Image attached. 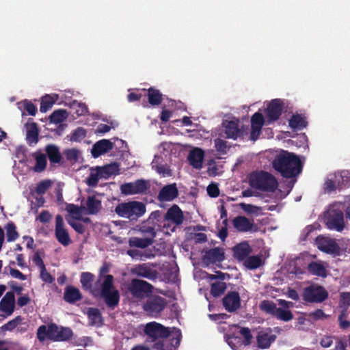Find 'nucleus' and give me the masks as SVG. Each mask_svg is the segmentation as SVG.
I'll use <instances>...</instances> for the list:
<instances>
[{
  "mask_svg": "<svg viewBox=\"0 0 350 350\" xmlns=\"http://www.w3.org/2000/svg\"><path fill=\"white\" fill-rule=\"evenodd\" d=\"M273 167L284 177L291 178L301 171V163L295 154L284 151L278 154L273 162Z\"/></svg>",
  "mask_w": 350,
  "mask_h": 350,
  "instance_id": "nucleus-1",
  "label": "nucleus"
},
{
  "mask_svg": "<svg viewBox=\"0 0 350 350\" xmlns=\"http://www.w3.org/2000/svg\"><path fill=\"white\" fill-rule=\"evenodd\" d=\"M145 333L152 340L167 338L172 347H177L181 340V332L176 327L168 328L157 322H150L146 325Z\"/></svg>",
  "mask_w": 350,
  "mask_h": 350,
  "instance_id": "nucleus-2",
  "label": "nucleus"
},
{
  "mask_svg": "<svg viewBox=\"0 0 350 350\" xmlns=\"http://www.w3.org/2000/svg\"><path fill=\"white\" fill-rule=\"evenodd\" d=\"M107 272V267H102L98 282L101 285L102 297L108 306L113 308L118 304L120 297L118 291L113 285V277L111 275H105Z\"/></svg>",
  "mask_w": 350,
  "mask_h": 350,
  "instance_id": "nucleus-3",
  "label": "nucleus"
},
{
  "mask_svg": "<svg viewBox=\"0 0 350 350\" xmlns=\"http://www.w3.org/2000/svg\"><path fill=\"white\" fill-rule=\"evenodd\" d=\"M252 338V336L248 328L232 325L226 336V341L232 349L239 350L242 347L250 345Z\"/></svg>",
  "mask_w": 350,
  "mask_h": 350,
  "instance_id": "nucleus-4",
  "label": "nucleus"
},
{
  "mask_svg": "<svg viewBox=\"0 0 350 350\" xmlns=\"http://www.w3.org/2000/svg\"><path fill=\"white\" fill-rule=\"evenodd\" d=\"M265 117L259 112L255 113L251 119L250 139L255 141L261 133L264 124H270L281 116V111H265Z\"/></svg>",
  "mask_w": 350,
  "mask_h": 350,
  "instance_id": "nucleus-5",
  "label": "nucleus"
},
{
  "mask_svg": "<svg viewBox=\"0 0 350 350\" xmlns=\"http://www.w3.org/2000/svg\"><path fill=\"white\" fill-rule=\"evenodd\" d=\"M344 206L341 202H334L329 205L325 214V219L328 228L341 232L344 229Z\"/></svg>",
  "mask_w": 350,
  "mask_h": 350,
  "instance_id": "nucleus-6",
  "label": "nucleus"
},
{
  "mask_svg": "<svg viewBox=\"0 0 350 350\" xmlns=\"http://www.w3.org/2000/svg\"><path fill=\"white\" fill-rule=\"evenodd\" d=\"M250 185L251 187L261 191H273L277 187L278 183L270 174L260 172L250 175Z\"/></svg>",
  "mask_w": 350,
  "mask_h": 350,
  "instance_id": "nucleus-7",
  "label": "nucleus"
},
{
  "mask_svg": "<svg viewBox=\"0 0 350 350\" xmlns=\"http://www.w3.org/2000/svg\"><path fill=\"white\" fill-rule=\"evenodd\" d=\"M115 211L122 217L135 219L145 213L146 206L142 202L131 201L118 204L116 207Z\"/></svg>",
  "mask_w": 350,
  "mask_h": 350,
  "instance_id": "nucleus-8",
  "label": "nucleus"
},
{
  "mask_svg": "<svg viewBox=\"0 0 350 350\" xmlns=\"http://www.w3.org/2000/svg\"><path fill=\"white\" fill-rule=\"evenodd\" d=\"M183 221V215L180 208L177 205H173L170 208L165 217V223L163 226L164 233L169 234L174 232L176 226Z\"/></svg>",
  "mask_w": 350,
  "mask_h": 350,
  "instance_id": "nucleus-9",
  "label": "nucleus"
},
{
  "mask_svg": "<svg viewBox=\"0 0 350 350\" xmlns=\"http://www.w3.org/2000/svg\"><path fill=\"white\" fill-rule=\"evenodd\" d=\"M348 181L347 172H337L329 174L324 183V191L326 193H331L336 189H340L345 185Z\"/></svg>",
  "mask_w": 350,
  "mask_h": 350,
  "instance_id": "nucleus-10",
  "label": "nucleus"
},
{
  "mask_svg": "<svg viewBox=\"0 0 350 350\" xmlns=\"http://www.w3.org/2000/svg\"><path fill=\"white\" fill-rule=\"evenodd\" d=\"M327 297L326 290L318 285H311L304 288L303 299L308 302L320 303L324 301Z\"/></svg>",
  "mask_w": 350,
  "mask_h": 350,
  "instance_id": "nucleus-11",
  "label": "nucleus"
},
{
  "mask_svg": "<svg viewBox=\"0 0 350 350\" xmlns=\"http://www.w3.org/2000/svg\"><path fill=\"white\" fill-rule=\"evenodd\" d=\"M316 245L319 250L329 254L338 255L340 248L336 240L329 237L319 236L316 239Z\"/></svg>",
  "mask_w": 350,
  "mask_h": 350,
  "instance_id": "nucleus-12",
  "label": "nucleus"
},
{
  "mask_svg": "<svg viewBox=\"0 0 350 350\" xmlns=\"http://www.w3.org/2000/svg\"><path fill=\"white\" fill-rule=\"evenodd\" d=\"M166 301L159 296H151L144 306V310L154 317L161 312L166 306Z\"/></svg>",
  "mask_w": 350,
  "mask_h": 350,
  "instance_id": "nucleus-13",
  "label": "nucleus"
},
{
  "mask_svg": "<svg viewBox=\"0 0 350 350\" xmlns=\"http://www.w3.org/2000/svg\"><path fill=\"white\" fill-rule=\"evenodd\" d=\"M148 187V183L144 180H137L135 182L127 183L120 186V191L122 194L129 196L142 193Z\"/></svg>",
  "mask_w": 350,
  "mask_h": 350,
  "instance_id": "nucleus-14",
  "label": "nucleus"
},
{
  "mask_svg": "<svg viewBox=\"0 0 350 350\" xmlns=\"http://www.w3.org/2000/svg\"><path fill=\"white\" fill-rule=\"evenodd\" d=\"M55 237L64 246H67L71 243V240L67 230L65 228L63 218L58 215L55 217Z\"/></svg>",
  "mask_w": 350,
  "mask_h": 350,
  "instance_id": "nucleus-15",
  "label": "nucleus"
},
{
  "mask_svg": "<svg viewBox=\"0 0 350 350\" xmlns=\"http://www.w3.org/2000/svg\"><path fill=\"white\" fill-rule=\"evenodd\" d=\"M72 332L70 328L49 325V339L55 341H65L71 338Z\"/></svg>",
  "mask_w": 350,
  "mask_h": 350,
  "instance_id": "nucleus-16",
  "label": "nucleus"
},
{
  "mask_svg": "<svg viewBox=\"0 0 350 350\" xmlns=\"http://www.w3.org/2000/svg\"><path fill=\"white\" fill-rule=\"evenodd\" d=\"M204 152L200 148H193L188 154L187 160L196 170H201L204 165Z\"/></svg>",
  "mask_w": 350,
  "mask_h": 350,
  "instance_id": "nucleus-17",
  "label": "nucleus"
},
{
  "mask_svg": "<svg viewBox=\"0 0 350 350\" xmlns=\"http://www.w3.org/2000/svg\"><path fill=\"white\" fill-rule=\"evenodd\" d=\"M152 286L143 280H133L130 287L132 295L137 298H142L151 292Z\"/></svg>",
  "mask_w": 350,
  "mask_h": 350,
  "instance_id": "nucleus-18",
  "label": "nucleus"
},
{
  "mask_svg": "<svg viewBox=\"0 0 350 350\" xmlns=\"http://www.w3.org/2000/svg\"><path fill=\"white\" fill-rule=\"evenodd\" d=\"M102 196L99 194L89 196L86 201L82 204L83 208L88 214H96L101 208Z\"/></svg>",
  "mask_w": 350,
  "mask_h": 350,
  "instance_id": "nucleus-19",
  "label": "nucleus"
},
{
  "mask_svg": "<svg viewBox=\"0 0 350 350\" xmlns=\"http://www.w3.org/2000/svg\"><path fill=\"white\" fill-rule=\"evenodd\" d=\"M239 120L233 118L231 120H225L223 122L225 133L227 138L237 139L242 135L239 129Z\"/></svg>",
  "mask_w": 350,
  "mask_h": 350,
  "instance_id": "nucleus-20",
  "label": "nucleus"
},
{
  "mask_svg": "<svg viewBox=\"0 0 350 350\" xmlns=\"http://www.w3.org/2000/svg\"><path fill=\"white\" fill-rule=\"evenodd\" d=\"M234 228L239 232H246L256 230V226L253 221L244 216H237L232 220Z\"/></svg>",
  "mask_w": 350,
  "mask_h": 350,
  "instance_id": "nucleus-21",
  "label": "nucleus"
},
{
  "mask_svg": "<svg viewBox=\"0 0 350 350\" xmlns=\"http://www.w3.org/2000/svg\"><path fill=\"white\" fill-rule=\"evenodd\" d=\"M113 147V144L109 139H101L93 146L91 152L94 158L106 154Z\"/></svg>",
  "mask_w": 350,
  "mask_h": 350,
  "instance_id": "nucleus-22",
  "label": "nucleus"
},
{
  "mask_svg": "<svg viewBox=\"0 0 350 350\" xmlns=\"http://www.w3.org/2000/svg\"><path fill=\"white\" fill-rule=\"evenodd\" d=\"M223 304L228 312L237 310L241 305L240 296L237 292L228 293L223 299Z\"/></svg>",
  "mask_w": 350,
  "mask_h": 350,
  "instance_id": "nucleus-23",
  "label": "nucleus"
},
{
  "mask_svg": "<svg viewBox=\"0 0 350 350\" xmlns=\"http://www.w3.org/2000/svg\"><path fill=\"white\" fill-rule=\"evenodd\" d=\"M275 336L271 334L270 330H260L256 336L257 345L261 349L269 348L271 344L275 340Z\"/></svg>",
  "mask_w": 350,
  "mask_h": 350,
  "instance_id": "nucleus-24",
  "label": "nucleus"
},
{
  "mask_svg": "<svg viewBox=\"0 0 350 350\" xmlns=\"http://www.w3.org/2000/svg\"><path fill=\"white\" fill-rule=\"evenodd\" d=\"M178 195V191L175 183L170 184L163 187L159 193V199L160 201H172Z\"/></svg>",
  "mask_w": 350,
  "mask_h": 350,
  "instance_id": "nucleus-25",
  "label": "nucleus"
},
{
  "mask_svg": "<svg viewBox=\"0 0 350 350\" xmlns=\"http://www.w3.org/2000/svg\"><path fill=\"white\" fill-rule=\"evenodd\" d=\"M14 295L8 292L0 301V310L6 315H11L14 309Z\"/></svg>",
  "mask_w": 350,
  "mask_h": 350,
  "instance_id": "nucleus-26",
  "label": "nucleus"
},
{
  "mask_svg": "<svg viewBox=\"0 0 350 350\" xmlns=\"http://www.w3.org/2000/svg\"><path fill=\"white\" fill-rule=\"evenodd\" d=\"M327 267L328 265L326 262H312L308 266V271L314 275L325 278L327 275Z\"/></svg>",
  "mask_w": 350,
  "mask_h": 350,
  "instance_id": "nucleus-27",
  "label": "nucleus"
},
{
  "mask_svg": "<svg viewBox=\"0 0 350 350\" xmlns=\"http://www.w3.org/2000/svg\"><path fill=\"white\" fill-rule=\"evenodd\" d=\"M66 210L69 213V216L67 218H70L74 220H82L85 223L90 221L89 218L83 217V213L85 211L83 208V206L79 207L74 204H69L67 206Z\"/></svg>",
  "mask_w": 350,
  "mask_h": 350,
  "instance_id": "nucleus-28",
  "label": "nucleus"
},
{
  "mask_svg": "<svg viewBox=\"0 0 350 350\" xmlns=\"http://www.w3.org/2000/svg\"><path fill=\"white\" fill-rule=\"evenodd\" d=\"M233 252L234 258L241 260L250 254L251 248L247 242H242L234 247Z\"/></svg>",
  "mask_w": 350,
  "mask_h": 350,
  "instance_id": "nucleus-29",
  "label": "nucleus"
},
{
  "mask_svg": "<svg viewBox=\"0 0 350 350\" xmlns=\"http://www.w3.org/2000/svg\"><path fill=\"white\" fill-rule=\"evenodd\" d=\"M161 158L159 157H155L152 162V167L161 176H171V170L166 164H163L161 162Z\"/></svg>",
  "mask_w": 350,
  "mask_h": 350,
  "instance_id": "nucleus-30",
  "label": "nucleus"
},
{
  "mask_svg": "<svg viewBox=\"0 0 350 350\" xmlns=\"http://www.w3.org/2000/svg\"><path fill=\"white\" fill-rule=\"evenodd\" d=\"M204 258L211 262H221L224 258V252L222 249L215 247L208 251Z\"/></svg>",
  "mask_w": 350,
  "mask_h": 350,
  "instance_id": "nucleus-31",
  "label": "nucleus"
},
{
  "mask_svg": "<svg viewBox=\"0 0 350 350\" xmlns=\"http://www.w3.org/2000/svg\"><path fill=\"white\" fill-rule=\"evenodd\" d=\"M308 122L305 117L300 114H294L289 120V126L294 130H301L306 127Z\"/></svg>",
  "mask_w": 350,
  "mask_h": 350,
  "instance_id": "nucleus-32",
  "label": "nucleus"
},
{
  "mask_svg": "<svg viewBox=\"0 0 350 350\" xmlns=\"http://www.w3.org/2000/svg\"><path fill=\"white\" fill-rule=\"evenodd\" d=\"M81 298L80 291L78 288L73 286H68L64 293V299L69 303H73Z\"/></svg>",
  "mask_w": 350,
  "mask_h": 350,
  "instance_id": "nucleus-33",
  "label": "nucleus"
},
{
  "mask_svg": "<svg viewBox=\"0 0 350 350\" xmlns=\"http://www.w3.org/2000/svg\"><path fill=\"white\" fill-rule=\"evenodd\" d=\"M33 157L36 159V165L33 170L36 172L43 171L46 165L47 160L44 154L40 152H36L33 154Z\"/></svg>",
  "mask_w": 350,
  "mask_h": 350,
  "instance_id": "nucleus-34",
  "label": "nucleus"
},
{
  "mask_svg": "<svg viewBox=\"0 0 350 350\" xmlns=\"http://www.w3.org/2000/svg\"><path fill=\"white\" fill-rule=\"evenodd\" d=\"M45 150L51 163H59L60 161L62 156L58 147L55 145H48Z\"/></svg>",
  "mask_w": 350,
  "mask_h": 350,
  "instance_id": "nucleus-35",
  "label": "nucleus"
},
{
  "mask_svg": "<svg viewBox=\"0 0 350 350\" xmlns=\"http://www.w3.org/2000/svg\"><path fill=\"white\" fill-rule=\"evenodd\" d=\"M152 243V240L149 237H131L129 241V243L131 247H136L139 248H146L151 245Z\"/></svg>",
  "mask_w": 350,
  "mask_h": 350,
  "instance_id": "nucleus-36",
  "label": "nucleus"
},
{
  "mask_svg": "<svg viewBox=\"0 0 350 350\" xmlns=\"http://www.w3.org/2000/svg\"><path fill=\"white\" fill-rule=\"evenodd\" d=\"M134 273L139 276L146 278H152L154 276L152 269L146 264L136 266L134 268Z\"/></svg>",
  "mask_w": 350,
  "mask_h": 350,
  "instance_id": "nucleus-37",
  "label": "nucleus"
},
{
  "mask_svg": "<svg viewBox=\"0 0 350 350\" xmlns=\"http://www.w3.org/2000/svg\"><path fill=\"white\" fill-rule=\"evenodd\" d=\"M103 178L102 172L99 167L92 169L89 177L87 178L86 183L90 186H96L98 180Z\"/></svg>",
  "mask_w": 350,
  "mask_h": 350,
  "instance_id": "nucleus-38",
  "label": "nucleus"
},
{
  "mask_svg": "<svg viewBox=\"0 0 350 350\" xmlns=\"http://www.w3.org/2000/svg\"><path fill=\"white\" fill-rule=\"evenodd\" d=\"M102 172L103 178L107 179L111 176L117 174L119 170L118 165L116 163H112L104 167H99Z\"/></svg>",
  "mask_w": 350,
  "mask_h": 350,
  "instance_id": "nucleus-39",
  "label": "nucleus"
},
{
  "mask_svg": "<svg viewBox=\"0 0 350 350\" xmlns=\"http://www.w3.org/2000/svg\"><path fill=\"white\" fill-rule=\"evenodd\" d=\"M88 315L91 325H100L101 324V316L98 309L90 308Z\"/></svg>",
  "mask_w": 350,
  "mask_h": 350,
  "instance_id": "nucleus-40",
  "label": "nucleus"
},
{
  "mask_svg": "<svg viewBox=\"0 0 350 350\" xmlns=\"http://www.w3.org/2000/svg\"><path fill=\"white\" fill-rule=\"evenodd\" d=\"M6 231V238L8 242L14 241L18 237V233L16 231L15 225L13 223H8L5 226Z\"/></svg>",
  "mask_w": 350,
  "mask_h": 350,
  "instance_id": "nucleus-41",
  "label": "nucleus"
},
{
  "mask_svg": "<svg viewBox=\"0 0 350 350\" xmlns=\"http://www.w3.org/2000/svg\"><path fill=\"white\" fill-rule=\"evenodd\" d=\"M128 255L135 259L143 260L145 258H150L154 257L156 254L147 253L146 252H142L137 249H131L127 251Z\"/></svg>",
  "mask_w": 350,
  "mask_h": 350,
  "instance_id": "nucleus-42",
  "label": "nucleus"
},
{
  "mask_svg": "<svg viewBox=\"0 0 350 350\" xmlns=\"http://www.w3.org/2000/svg\"><path fill=\"white\" fill-rule=\"evenodd\" d=\"M86 135V130L82 127H79L72 131L70 140L75 142H81L85 138Z\"/></svg>",
  "mask_w": 350,
  "mask_h": 350,
  "instance_id": "nucleus-43",
  "label": "nucleus"
},
{
  "mask_svg": "<svg viewBox=\"0 0 350 350\" xmlns=\"http://www.w3.org/2000/svg\"><path fill=\"white\" fill-rule=\"evenodd\" d=\"M118 125L115 120H110L106 124H100L96 129L95 133L98 134H104L109 132L111 129H115Z\"/></svg>",
  "mask_w": 350,
  "mask_h": 350,
  "instance_id": "nucleus-44",
  "label": "nucleus"
},
{
  "mask_svg": "<svg viewBox=\"0 0 350 350\" xmlns=\"http://www.w3.org/2000/svg\"><path fill=\"white\" fill-rule=\"evenodd\" d=\"M226 288L225 282L221 280L215 281L211 285V294L214 297L219 296L224 293Z\"/></svg>",
  "mask_w": 350,
  "mask_h": 350,
  "instance_id": "nucleus-45",
  "label": "nucleus"
},
{
  "mask_svg": "<svg viewBox=\"0 0 350 350\" xmlns=\"http://www.w3.org/2000/svg\"><path fill=\"white\" fill-rule=\"evenodd\" d=\"M261 258L256 256L247 258L244 262L245 266L250 269H254L259 267L261 265Z\"/></svg>",
  "mask_w": 350,
  "mask_h": 350,
  "instance_id": "nucleus-46",
  "label": "nucleus"
},
{
  "mask_svg": "<svg viewBox=\"0 0 350 350\" xmlns=\"http://www.w3.org/2000/svg\"><path fill=\"white\" fill-rule=\"evenodd\" d=\"M260 308L262 310L266 312L268 314L275 315L278 308L276 305L271 301H263L260 304Z\"/></svg>",
  "mask_w": 350,
  "mask_h": 350,
  "instance_id": "nucleus-47",
  "label": "nucleus"
},
{
  "mask_svg": "<svg viewBox=\"0 0 350 350\" xmlns=\"http://www.w3.org/2000/svg\"><path fill=\"white\" fill-rule=\"evenodd\" d=\"M274 316L277 319L284 321H289L293 319V314L290 310L280 308H278Z\"/></svg>",
  "mask_w": 350,
  "mask_h": 350,
  "instance_id": "nucleus-48",
  "label": "nucleus"
},
{
  "mask_svg": "<svg viewBox=\"0 0 350 350\" xmlns=\"http://www.w3.org/2000/svg\"><path fill=\"white\" fill-rule=\"evenodd\" d=\"M66 111H54L50 116L51 122L57 124L64 121L67 117Z\"/></svg>",
  "mask_w": 350,
  "mask_h": 350,
  "instance_id": "nucleus-49",
  "label": "nucleus"
},
{
  "mask_svg": "<svg viewBox=\"0 0 350 350\" xmlns=\"http://www.w3.org/2000/svg\"><path fill=\"white\" fill-rule=\"evenodd\" d=\"M94 275L89 272H84L81 276V282L83 287L85 289H90L92 287Z\"/></svg>",
  "mask_w": 350,
  "mask_h": 350,
  "instance_id": "nucleus-50",
  "label": "nucleus"
},
{
  "mask_svg": "<svg viewBox=\"0 0 350 350\" xmlns=\"http://www.w3.org/2000/svg\"><path fill=\"white\" fill-rule=\"evenodd\" d=\"M52 185V182L50 180H44L40 182L36 188V192L38 195L44 194Z\"/></svg>",
  "mask_w": 350,
  "mask_h": 350,
  "instance_id": "nucleus-51",
  "label": "nucleus"
},
{
  "mask_svg": "<svg viewBox=\"0 0 350 350\" xmlns=\"http://www.w3.org/2000/svg\"><path fill=\"white\" fill-rule=\"evenodd\" d=\"M29 124L30 125L31 130L28 131L27 135V140L30 144H36L38 142V133L36 131V124L33 122H28L27 126Z\"/></svg>",
  "mask_w": 350,
  "mask_h": 350,
  "instance_id": "nucleus-52",
  "label": "nucleus"
},
{
  "mask_svg": "<svg viewBox=\"0 0 350 350\" xmlns=\"http://www.w3.org/2000/svg\"><path fill=\"white\" fill-rule=\"evenodd\" d=\"M37 337L40 341H44L46 338L49 339V325L40 326L37 331Z\"/></svg>",
  "mask_w": 350,
  "mask_h": 350,
  "instance_id": "nucleus-53",
  "label": "nucleus"
},
{
  "mask_svg": "<svg viewBox=\"0 0 350 350\" xmlns=\"http://www.w3.org/2000/svg\"><path fill=\"white\" fill-rule=\"evenodd\" d=\"M68 223L79 233H83L85 230V228L79 220H74L70 218H66Z\"/></svg>",
  "mask_w": 350,
  "mask_h": 350,
  "instance_id": "nucleus-54",
  "label": "nucleus"
},
{
  "mask_svg": "<svg viewBox=\"0 0 350 350\" xmlns=\"http://www.w3.org/2000/svg\"><path fill=\"white\" fill-rule=\"evenodd\" d=\"M66 158L69 160L77 161L79 156V151L76 148L68 149L64 152Z\"/></svg>",
  "mask_w": 350,
  "mask_h": 350,
  "instance_id": "nucleus-55",
  "label": "nucleus"
},
{
  "mask_svg": "<svg viewBox=\"0 0 350 350\" xmlns=\"http://www.w3.org/2000/svg\"><path fill=\"white\" fill-rule=\"evenodd\" d=\"M215 147L217 151L223 154L226 152L228 148L226 142L221 139H216L215 140Z\"/></svg>",
  "mask_w": 350,
  "mask_h": 350,
  "instance_id": "nucleus-56",
  "label": "nucleus"
},
{
  "mask_svg": "<svg viewBox=\"0 0 350 350\" xmlns=\"http://www.w3.org/2000/svg\"><path fill=\"white\" fill-rule=\"evenodd\" d=\"M22 321V318L21 317H17L12 321H10L4 325V329L5 330L11 331L14 329L17 325H18Z\"/></svg>",
  "mask_w": 350,
  "mask_h": 350,
  "instance_id": "nucleus-57",
  "label": "nucleus"
},
{
  "mask_svg": "<svg viewBox=\"0 0 350 350\" xmlns=\"http://www.w3.org/2000/svg\"><path fill=\"white\" fill-rule=\"evenodd\" d=\"M40 277L44 282L47 283H51L54 280V278L52 277V275L46 271L45 267L40 269Z\"/></svg>",
  "mask_w": 350,
  "mask_h": 350,
  "instance_id": "nucleus-58",
  "label": "nucleus"
},
{
  "mask_svg": "<svg viewBox=\"0 0 350 350\" xmlns=\"http://www.w3.org/2000/svg\"><path fill=\"white\" fill-rule=\"evenodd\" d=\"M208 194L213 198L217 197L219 194L218 187L215 184H211L207 187Z\"/></svg>",
  "mask_w": 350,
  "mask_h": 350,
  "instance_id": "nucleus-59",
  "label": "nucleus"
},
{
  "mask_svg": "<svg viewBox=\"0 0 350 350\" xmlns=\"http://www.w3.org/2000/svg\"><path fill=\"white\" fill-rule=\"evenodd\" d=\"M340 304L345 307H347L350 305V293H342L340 295Z\"/></svg>",
  "mask_w": 350,
  "mask_h": 350,
  "instance_id": "nucleus-60",
  "label": "nucleus"
},
{
  "mask_svg": "<svg viewBox=\"0 0 350 350\" xmlns=\"http://www.w3.org/2000/svg\"><path fill=\"white\" fill-rule=\"evenodd\" d=\"M32 261L40 269H43L44 267H45V266L44 265V262H43L40 256L38 253H36L33 255V256L32 258Z\"/></svg>",
  "mask_w": 350,
  "mask_h": 350,
  "instance_id": "nucleus-61",
  "label": "nucleus"
},
{
  "mask_svg": "<svg viewBox=\"0 0 350 350\" xmlns=\"http://www.w3.org/2000/svg\"><path fill=\"white\" fill-rule=\"evenodd\" d=\"M10 275L12 277L21 280H25L27 279V277L17 269H11Z\"/></svg>",
  "mask_w": 350,
  "mask_h": 350,
  "instance_id": "nucleus-62",
  "label": "nucleus"
},
{
  "mask_svg": "<svg viewBox=\"0 0 350 350\" xmlns=\"http://www.w3.org/2000/svg\"><path fill=\"white\" fill-rule=\"evenodd\" d=\"M333 342V340L330 336H325L323 337L320 343L321 345L324 348L329 347Z\"/></svg>",
  "mask_w": 350,
  "mask_h": 350,
  "instance_id": "nucleus-63",
  "label": "nucleus"
},
{
  "mask_svg": "<svg viewBox=\"0 0 350 350\" xmlns=\"http://www.w3.org/2000/svg\"><path fill=\"white\" fill-rule=\"evenodd\" d=\"M38 218L41 222L46 223L50 220L51 215L48 211H44L40 213Z\"/></svg>",
  "mask_w": 350,
  "mask_h": 350,
  "instance_id": "nucleus-64",
  "label": "nucleus"
}]
</instances>
